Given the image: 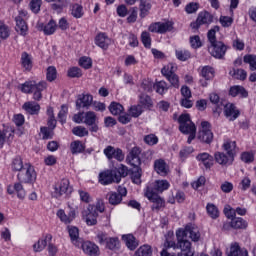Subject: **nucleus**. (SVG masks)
Wrapping results in <instances>:
<instances>
[{
	"mask_svg": "<svg viewBox=\"0 0 256 256\" xmlns=\"http://www.w3.org/2000/svg\"><path fill=\"white\" fill-rule=\"evenodd\" d=\"M25 169V164H23V159L21 157H16L12 161V171H18L21 173Z\"/></svg>",
	"mask_w": 256,
	"mask_h": 256,
	"instance_id": "nucleus-48",
	"label": "nucleus"
},
{
	"mask_svg": "<svg viewBox=\"0 0 256 256\" xmlns=\"http://www.w3.org/2000/svg\"><path fill=\"white\" fill-rule=\"evenodd\" d=\"M11 138H13V131L8 129L0 130V149H3L6 139Z\"/></svg>",
	"mask_w": 256,
	"mask_h": 256,
	"instance_id": "nucleus-44",
	"label": "nucleus"
},
{
	"mask_svg": "<svg viewBox=\"0 0 256 256\" xmlns=\"http://www.w3.org/2000/svg\"><path fill=\"white\" fill-rule=\"evenodd\" d=\"M22 109H24V111L29 115H39L41 106L37 102L29 101L23 104Z\"/></svg>",
	"mask_w": 256,
	"mask_h": 256,
	"instance_id": "nucleus-27",
	"label": "nucleus"
},
{
	"mask_svg": "<svg viewBox=\"0 0 256 256\" xmlns=\"http://www.w3.org/2000/svg\"><path fill=\"white\" fill-rule=\"evenodd\" d=\"M152 187L153 191L159 195V193H163V191H167L171 184L167 180H156L153 185L147 186Z\"/></svg>",
	"mask_w": 256,
	"mask_h": 256,
	"instance_id": "nucleus-26",
	"label": "nucleus"
},
{
	"mask_svg": "<svg viewBox=\"0 0 256 256\" xmlns=\"http://www.w3.org/2000/svg\"><path fill=\"white\" fill-rule=\"evenodd\" d=\"M201 77L206 79V81H211L215 77V70L211 66H204L201 69Z\"/></svg>",
	"mask_w": 256,
	"mask_h": 256,
	"instance_id": "nucleus-37",
	"label": "nucleus"
},
{
	"mask_svg": "<svg viewBox=\"0 0 256 256\" xmlns=\"http://www.w3.org/2000/svg\"><path fill=\"white\" fill-rule=\"evenodd\" d=\"M222 149H224V151H226L228 155H231L233 158H235V155L237 153L235 151V149H237V142L232 140H226L222 145Z\"/></svg>",
	"mask_w": 256,
	"mask_h": 256,
	"instance_id": "nucleus-31",
	"label": "nucleus"
},
{
	"mask_svg": "<svg viewBox=\"0 0 256 256\" xmlns=\"http://www.w3.org/2000/svg\"><path fill=\"white\" fill-rule=\"evenodd\" d=\"M129 113L131 115V117H139L141 116V114L143 113V108L138 105V106H131V108L129 109Z\"/></svg>",
	"mask_w": 256,
	"mask_h": 256,
	"instance_id": "nucleus-64",
	"label": "nucleus"
},
{
	"mask_svg": "<svg viewBox=\"0 0 256 256\" xmlns=\"http://www.w3.org/2000/svg\"><path fill=\"white\" fill-rule=\"evenodd\" d=\"M211 23H213V15L207 11H204L198 14L196 21L192 22L190 27L192 29H199L201 25H209Z\"/></svg>",
	"mask_w": 256,
	"mask_h": 256,
	"instance_id": "nucleus-11",
	"label": "nucleus"
},
{
	"mask_svg": "<svg viewBox=\"0 0 256 256\" xmlns=\"http://www.w3.org/2000/svg\"><path fill=\"white\" fill-rule=\"evenodd\" d=\"M93 105V95L81 94L76 100V109H89Z\"/></svg>",
	"mask_w": 256,
	"mask_h": 256,
	"instance_id": "nucleus-15",
	"label": "nucleus"
},
{
	"mask_svg": "<svg viewBox=\"0 0 256 256\" xmlns=\"http://www.w3.org/2000/svg\"><path fill=\"white\" fill-rule=\"evenodd\" d=\"M206 211H207L209 217H211V219H218V217H219V208H217L215 206V204L208 203L206 205Z\"/></svg>",
	"mask_w": 256,
	"mask_h": 256,
	"instance_id": "nucleus-42",
	"label": "nucleus"
},
{
	"mask_svg": "<svg viewBox=\"0 0 256 256\" xmlns=\"http://www.w3.org/2000/svg\"><path fill=\"white\" fill-rule=\"evenodd\" d=\"M227 45L222 41L214 42L208 46V51L215 59H223L227 53Z\"/></svg>",
	"mask_w": 256,
	"mask_h": 256,
	"instance_id": "nucleus-7",
	"label": "nucleus"
},
{
	"mask_svg": "<svg viewBox=\"0 0 256 256\" xmlns=\"http://www.w3.org/2000/svg\"><path fill=\"white\" fill-rule=\"evenodd\" d=\"M58 219L65 225H69L75 219V210H71L68 215L65 214V210L60 209L56 213Z\"/></svg>",
	"mask_w": 256,
	"mask_h": 256,
	"instance_id": "nucleus-28",
	"label": "nucleus"
},
{
	"mask_svg": "<svg viewBox=\"0 0 256 256\" xmlns=\"http://www.w3.org/2000/svg\"><path fill=\"white\" fill-rule=\"evenodd\" d=\"M179 130L184 135H189L187 143L191 145L193 139H195V135L197 133V128L195 124L191 121V116L189 114H181L178 118Z\"/></svg>",
	"mask_w": 256,
	"mask_h": 256,
	"instance_id": "nucleus-2",
	"label": "nucleus"
},
{
	"mask_svg": "<svg viewBox=\"0 0 256 256\" xmlns=\"http://www.w3.org/2000/svg\"><path fill=\"white\" fill-rule=\"evenodd\" d=\"M21 65L26 71H31L33 69V60H31V55L27 52L21 54Z\"/></svg>",
	"mask_w": 256,
	"mask_h": 256,
	"instance_id": "nucleus-33",
	"label": "nucleus"
},
{
	"mask_svg": "<svg viewBox=\"0 0 256 256\" xmlns=\"http://www.w3.org/2000/svg\"><path fill=\"white\" fill-rule=\"evenodd\" d=\"M230 225L232 229H245L248 226V223L245 221V219L238 217L232 219Z\"/></svg>",
	"mask_w": 256,
	"mask_h": 256,
	"instance_id": "nucleus-38",
	"label": "nucleus"
},
{
	"mask_svg": "<svg viewBox=\"0 0 256 256\" xmlns=\"http://www.w3.org/2000/svg\"><path fill=\"white\" fill-rule=\"evenodd\" d=\"M176 59L178 61H187L188 59H191V52L189 50L184 48H178L175 50Z\"/></svg>",
	"mask_w": 256,
	"mask_h": 256,
	"instance_id": "nucleus-36",
	"label": "nucleus"
},
{
	"mask_svg": "<svg viewBox=\"0 0 256 256\" xmlns=\"http://www.w3.org/2000/svg\"><path fill=\"white\" fill-rule=\"evenodd\" d=\"M15 21H16L17 33H20L23 37H25V35H27V31H29V28L27 27V23L21 17H16Z\"/></svg>",
	"mask_w": 256,
	"mask_h": 256,
	"instance_id": "nucleus-32",
	"label": "nucleus"
},
{
	"mask_svg": "<svg viewBox=\"0 0 256 256\" xmlns=\"http://www.w3.org/2000/svg\"><path fill=\"white\" fill-rule=\"evenodd\" d=\"M68 233L72 243H74V245H77V241H79V228L75 226H69Z\"/></svg>",
	"mask_w": 256,
	"mask_h": 256,
	"instance_id": "nucleus-46",
	"label": "nucleus"
},
{
	"mask_svg": "<svg viewBox=\"0 0 256 256\" xmlns=\"http://www.w3.org/2000/svg\"><path fill=\"white\" fill-rule=\"evenodd\" d=\"M82 251L86 255L97 256L99 255V246L91 241H86L82 243Z\"/></svg>",
	"mask_w": 256,
	"mask_h": 256,
	"instance_id": "nucleus-21",
	"label": "nucleus"
},
{
	"mask_svg": "<svg viewBox=\"0 0 256 256\" xmlns=\"http://www.w3.org/2000/svg\"><path fill=\"white\" fill-rule=\"evenodd\" d=\"M148 31H150V33H158L160 35H165V33L173 31V22L165 21L151 23L148 27Z\"/></svg>",
	"mask_w": 256,
	"mask_h": 256,
	"instance_id": "nucleus-8",
	"label": "nucleus"
},
{
	"mask_svg": "<svg viewBox=\"0 0 256 256\" xmlns=\"http://www.w3.org/2000/svg\"><path fill=\"white\" fill-rule=\"evenodd\" d=\"M244 63L250 65V71H256V55L248 54L244 56Z\"/></svg>",
	"mask_w": 256,
	"mask_h": 256,
	"instance_id": "nucleus-53",
	"label": "nucleus"
},
{
	"mask_svg": "<svg viewBox=\"0 0 256 256\" xmlns=\"http://www.w3.org/2000/svg\"><path fill=\"white\" fill-rule=\"evenodd\" d=\"M121 176L117 175V172L106 170L99 174V183L101 185H111V183H120Z\"/></svg>",
	"mask_w": 256,
	"mask_h": 256,
	"instance_id": "nucleus-9",
	"label": "nucleus"
},
{
	"mask_svg": "<svg viewBox=\"0 0 256 256\" xmlns=\"http://www.w3.org/2000/svg\"><path fill=\"white\" fill-rule=\"evenodd\" d=\"M38 31H43L44 35H53L57 31V23L54 20H50L46 25L40 23L37 25Z\"/></svg>",
	"mask_w": 256,
	"mask_h": 256,
	"instance_id": "nucleus-20",
	"label": "nucleus"
},
{
	"mask_svg": "<svg viewBox=\"0 0 256 256\" xmlns=\"http://www.w3.org/2000/svg\"><path fill=\"white\" fill-rule=\"evenodd\" d=\"M42 0H31L30 1V10L32 13H39L41 11Z\"/></svg>",
	"mask_w": 256,
	"mask_h": 256,
	"instance_id": "nucleus-63",
	"label": "nucleus"
},
{
	"mask_svg": "<svg viewBox=\"0 0 256 256\" xmlns=\"http://www.w3.org/2000/svg\"><path fill=\"white\" fill-rule=\"evenodd\" d=\"M177 237V249H180L181 252L178 253V256H193V250L191 249V242L187 240L185 237V231L177 230L176 231Z\"/></svg>",
	"mask_w": 256,
	"mask_h": 256,
	"instance_id": "nucleus-4",
	"label": "nucleus"
},
{
	"mask_svg": "<svg viewBox=\"0 0 256 256\" xmlns=\"http://www.w3.org/2000/svg\"><path fill=\"white\" fill-rule=\"evenodd\" d=\"M95 45L97 47H100V49H104V51H107L109 49V45H111V38L107 36L105 33H99L95 37Z\"/></svg>",
	"mask_w": 256,
	"mask_h": 256,
	"instance_id": "nucleus-18",
	"label": "nucleus"
},
{
	"mask_svg": "<svg viewBox=\"0 0 256 256\" xmlns=\"http://www.w3.org/2000/svg\"><path fill=\"white\" fill-rule=\"evenodd\" d=\"M82 217L86 222V225L93 226L97 225V217H99V213L95 211L93 205H89L86 210L82 212Z\"/></svg>",
	"mask_w": 256,
	"mask_h": 256,
	"instance_id": "nucleus-13",
	"label": "nucleus"
},
{
	"mask_svg": "<svg viewBox=\"0 0 256 256\" xmlns=\"http://www.w3.org/2000/svg\"><path fill=\"white\" fill-rule=\"evenodd\" d=\"M131 180L135 185H141V168L134 167V170L131 173Z\"/></svg>",
	"mask_w": 256,
	"mask_h": 256,
	"instance_id": "nucleus-50",
	"label": "nucleus"
},
{
	"mask_svg": "<svg viewBox=\"0 0 256 256\" xmlns=\"http://www.w3.org/2000/svg\"><path fill=\"white\" fill-rule=\"evenodd\" d=\"M196 159L199 163L203 164L205 169H211V167H213V156L207 152L198 154Z\"/></svg>",
	"mask_w": 256,
	"mask_h": 256,
	"instance_id": "nucleus-25",
	"label": "nucleus"
},
{
	"mask_svg": "<svg viewBox=\"0 0 256 256\" xmlns=\"http://www.w3.org/2000/svg\"><path fill=\"white\" fill-rule=\"evenodd\" d=\"M47 81H55L57 79V69L54 66H49L46 72Z\"/></svg>",
	"mask_w": 256,
	"mask_h": 256,
	"instance_id": "nucleus-59",
	"label": "nucleus"
},
{
	"mask_svg": "<svg viewBox=\"0 0 256 256\" xmlns=\"http://www.w3.org/2000/svg\"><path fill=\"white\" fill-rule=\"evenodd\" d=\"M141 42L146 49H151V34L147 31L141 33Z\"/></svg>",
	"mask_w": 256,
	"mask_h": 256,
	"instance_id": "nucleus-56",
	"label": "nucleus"
},
{
	"mask_svg": "<svg viewBox=\"0 0 256 256\" xmlns=\"http://www.w3.org/2000/svg\"><path fill=\"white\" fill-rule=\"evenodd\" d=\"M73 135H76V137H87L89 135V130L83 126H76L72 129Z\"/></svg>",
	"mask_w": 256,
	"mask_h": 256,
	"instance_id": "nucleus-55",
	"label": "nucleus"
},
{
	"mask_svg": "<svg viewBox=\"0 0 256 256\" xmlns=\"http://www.w3.org/2000/svg\"><path fill=\"white\" fill-rule=\"evenodd\" d=\"M71 193H73V187L69 185L68 179H62L53 185L52 197L55 199H59L63 195H71Z\"/></svg>",
	"mask_w": 256,
	"mask_h": 256,
	"instance_id": "nucleus-6",
	"label": "nucleus"
},
{
	"mask_svg": "<svg viewBox=\"0 0 256 256\" xmlns=\"http://www.w3.org/2000/svg\"><path fill=\"white\" fill-rule=\"evenodd\" d=\"M198 139L207 144L213 141V132L211 131V124L209 122L204 121L201 123Z\"/></svg>",
	"mask_w": 256,
	"mask_h": 256,
	"instance_id": "nucleus-10",
	"label": "nucleus"
},
{
	"mask_svg": "<svg viewBox=\"0 0 256 256\" xmlns=\"http://www.w3.org/2000/svg\"><path fill=\"white\" fill-rule=\"evenodd\" d=\"M154 89L159 95H165V93L169 91V86L167 85V82L162 80L154 83Z\"/></svg>",
	"mask_w": 256,
	"mask_h": 256,
	"instance_id": "nucleus-39",
	"label": "nucleus"
},
{
	"mask_svg": "<svg viewBox=\"0 0 256 256\" xmlns=\"http://www.w3.org/2000/svg\"><path fill=\"white\" fill-rule=\"evenodd\" d=\"M67 113H69V108L67 107V105H62L58 113V119L60 123H62V125L63 123L67 122Z\"/></svg>",
	"mask_w": 256,
	"mask_h": 256,
	"instance_id": "nucleus-57",
	"label": "nucleus"
},
{
	"mask_svg": "<svg viewBox=\"0 0 256 256\" xmlns=\"http://www.w3.org/2000/svg\"><path fill=\"white\" fill-rule=\"evenodd\" d=\"M124 110L123 105L117 102H112L109 106V111L112 115H121Z\"/></svg>",
	"mask_w": 256,
	"mask_h": 256,
	"instance_id": "nucleus-49",
	"label": "nucleus"
},
{
	"mask_svg": "<svg viewBox=\"0 0 256 256\" xmlns=\"http://www.w3.org/2000/svg\"><path fill=\"white\" fill-rule=\"evenodd\" d=\"M175 71H177V67H175V64L169 63L168 65L162 68L161 73L164 77L167 78L171 75H175Z\"/></svg>",
	"mask_w": 256,
	"mask_h": 256,
	"instance_id": "nucleus-45",
	"label": "nucleus"
},
{
	"mask_svg": "<svg viewBox=\"0 0 256 256\" xmlns=\"http://www.w3.org/2000/svg\"><path fill=\"white\" fill-rule=\"evenodd\" d=\"M217 32H219V26H214L212 29L208 31L207 37L210 45H213V43H218L217 41Z\"/></svg>",
	"mask_w": 256,
	"mask_h": 256,
	"instance_id": "nucleus-51",
	"label": "nucleus"
},
{
	"mask_svg": "<svg viewBox=\"0 0 256 256\" xmlns=\"http://www.w3.org/2000/svg\"><path fill=\"white\" fill-rule=\"evenodd\" d=\"M230 75H232L234 79H239L240 81H245L247 79V71L243 69H233L230 71Z\"/></svg>",
	"mask_w": 256,
	"mask_h": 256,
	"instance_id": "nucleus-47",
	"label": "nucleus"
},
{
	"mask_svg": "<svg viewBox=\"0 0 256 256\" xmlns=\"http://www.w3.org/2000/svg\"><path fill=\"white\" fill-rule=\"evenodd\" d=\"M71 15L75 17V19H81V17H83V6L74 4L71 9Z\"/></svg>",
	"mask_w": 256,
	"mask_h": 256,
	"instance_id": "nucleus-54",
	"label": "nucleus"
},
{
	"mask_svg": "<svg viewBox=\"0 0 256 256\" xmlns=\"http://www.w3.org/2000/svg\"><path fill=\"white\" fill-rule=\"evenodd\" d=\"M7 193L9 195H13L14 193H16L18 199H25V196L27 195L25 188H23V183H21L20 181L14 183V185H9L7 188Z\"/></svg>",
	"mask_w": 256,
	"mask_h": 256,
	"instance_id": "nucleus-17",
	"label": "nucleus"
},
{
	"mask_svg": "<svg viewBox=\"0 0 256 256\" xmlns=\"http://www.w3.org/2000/svg\"><path fill=\"white\" fill-rule=\"evenodd\" d=\"M153 7V4L151 3V0H140L139 3V17L140 19H145L151 13V9Z\"/></svg>",
	"mask_w": 256,
	"mask_h": 256,
	"instance_id": "nucleus-22",
	"label": "nucleus"
},
{
	"mask_svg": "<svg viewBox=\"0 0 256 256\" xmlns=\"http://www.w3.org/2000/svg\"><path fill=\"white\" fill-rule=\"evenodd\" d=\"M154 171H156L158 175L165 177L167 173H169V166L167 165V162H165V160L157 159L154 161Z\"/></svg>",
	"mask_w": 256,
	"mask_h": 256,
	"instance_id": "nucleus-23",
	"label": "nucleus"
},
{
	"mask_svg": "<svg viewBox=\"0 0 256 256\" xmlns=\"http://www.w3.org/2000/svg\"><path fill=\"white\" fill-rule=\"evenodd\" d=\"M70 151L72 155H79V153L85 151V145L81 141L75 140L70 144Z\"/></svg>",
	"mask_w": 256,
	"mask_h": 256,
	"instance_id": "nucleus-34",
	"label": "nucleus"
},
{
	"mask_svg": "<svg viewBox=\"0 0 256 256\" xmlns=\"http://www.w3.org/2000/svg\"><path fill=\"white\" fill-rule=\"evenodd\" d=\"M122 239L125 242L126 247L130 249V251H135L137 247H139V243L136 242L135 236H133L132 234L123 235Z\"/></svg>",
	"mask_w": 256,
	"mask_h": 256,
	"instance_id": "nucleus-30",
	"label": "nucleus"
},
{
	"mask_svg": "<svg viewBox=\"0 0 256 256\" xmlns=\"http://www.w3.org/2000/svg\"><path fill=\"white\" fill-rule=\"evenodd\" d=\"M178 231H184L185 237L189 235L192 241H199L201 239V234L199 233V227L195 224H188L185 229H179Z\"/></svg>",
	"mask_w": 256,
	"mask_h": 256,
	"instance_id": "nucleus-16",
	"label": "nucleus"
},
{
	"mask_svg": "<svg viewBox=\"0 0 256 256\" xmlns=\"http://www.w3.org/2000/svg\"><path fill=\"white\" fill-rule=\"evenodd\" d=\"M210 102L212 105H215V109L213 110L214 115H221V112L223 111V102H221V98L219 97V94L217 93H211L209 95Z\"/></svg>",
	"mask_w": 256,
	"mask_h": 256,
	"instance_id": "nucleus-19",
	"label": "nucleus"
},
{
	"mask_svg": "<svg viewBox=\"0 0 256 256\" xmlns=\"http://www.w3.org/2000/svg\"><path fill=\"white\" fill-rule=\"evenodd\" d=\"M9 35H11V31L9 30V26L4 23H0V37L1 39H8Z\"/></svg>",
	"mask_w": 256,
	"mask_h": 256,
	"instance_id": "nucleus-62",
	"label": "nucleus"
},
{
	"mask_svg": "<svg viewBox=\"0 0 256 256\" xmlns=\"http://www.w3.org/2000/svg\"><path fill=\"white\" fill-rule=\"evenodd\" d=\"M136 256H152L153 255V249L150 245H143L140 246L139 249L135 252Z\"/></svg>",
	"mask_w": 256,
	"mask_h": 256,
	"instance_id": "nucleus-40",
	"label": "nucleus"
},
{
	"mask_svg": "<svg viewBox=\"0 0 256 256\" xmlns=\"http://www.w3.org/2000/svg\"><path fill=\"white\" fill-rule=\"evenodd\" d=\"M106 247L111 251H115V249H119V238H109L106 241Z\"/></svg>",
	"mask_w": 256,
	"mask_h": 256,
	"instance_id": "nucleus-61",
	"label": "nucleus"
},
{
	"mask_svg": "<svg viewBox=\"0 0 256 256\" xmlns=\"http://www.w3.org/2000/svg\"><path fill=\"white\" fill-rule=\"evenodd\" d=\"M17 179L20 183L33 185L37 181V172L30 163L24 164V168L17 174Z\"/></svg>",
	"mask_w": 256,
	"mask_h": 256,
	"instance_id": "nucleus-3",
	"label": "nucleus"
},
{
	"mask_svg": "<svg viewBox=\"0 0 256 256\" xmlns=\"http://www.w3.org/2000/svg\"><path fill=\"white\" fill-rule=\"evenodd\" d=\"M18 89H20L22 93H33L34 101H41V99H43L42 93L47 89V82L41 81L37 83L34 80H29L20 84Z\"/></svg>",
	"mask_w": 256,
	"mask_h": 256,
	"instance_id": "nucleus-1",
	"label": "nucleus"
},
{
	"mask_svg": "<svg viewBox=\"0 0 256 256\" xmlns=\"http://www.w3.org/2000/svg\"><path fill=\"white\" fill-rule=\"evenodd\" d=\"M107 199L110 203V205H119L123 199L121 198V195L117 192H109L107 194Z\"/></svg>",
	"mask_w": 256,
	"mask_h": 256,
	"instance_id": "nucleus-43",
	"label": "nucleus"
},
{
	"mask_svg": "<svg viewBox=\"0 0 256 256\" xmlns=\"http://www.w3.org/2000/svg\"><path fill=\"white\" fill-rule=\"evenodd\" d=\"M79 65L80 67H83V69H91V67H93V60L89 57L83 56L79 59Z\"/></svg>",
	"mask_w": 256,
	"mask_h": 256,
	"instance_id": "nucleus-58",
	"label": "nucleus"
},
{
	"mask_svg": "<svg viewBox=\"0 0 256 256\" xmlns=\"http://www.w3.org/2000/svg\"><path fill=\"white\" fill-rule=\"evenodd\" d=\"M84 123L85 125H95V123H97V114L93 111L85 112Z\"/></svg>",
	"mask_w": 256,
	"mask_h": 256,
	"instance_id": "nucleus-41",
	"label": "nucleus"
},
{
	"mask_svg": "<svg viewBox=\"0 0 256 256\" xmlns=\"http://www.w3.org/2000/svg\"><path fill=\"white\" fill-rule=\"evenodd\" d=\"M214 159L218 165H222L224 167L233 165V161H235V158H233L232 155L227 154V152H215Z\"/></svg>",
	"mask_w": 256,
	"mask_h": 256,
	"instance_id": "nucleus-14",
	"label": "nucleus"
},
{
	"mask_svg": "<svg viewBox=\"0 0 256 256\" xmlns=\"http://www.w3.org/2000/svg\"><path fill=\"white\" fill-rule=\"evenodd\" d=\"M51 239H53V236L51 234H46L44 238L39 239L37 243L33 245L35 253H40V251H43V249L47 247L48 241H51Z\"/></svg>",
	"mask_w": 256,
	"mask_h": 256,
	"instance_id": "nucleus-29",
	"label": "nucleus"
},
{
	"mask_svg": "<svg viewBox=\"0 0 256 256\" xmlns=\"http://www.w3.org/2000/svg\"><path fill=\"white\" fill-rule=\"evenodd\" d=\"M83 76V72L80 70L79 67H72L68 69V77H71L72 79H79V77Z\"/></svg>",
	"mask_w": 256,
	"mask_h": 256,
	"instance_id": "nucleus-60",
	"label": "nucleus"
},
{
	"mask_svg": "<svg viewBox=\"0 0 256 256\" xmlns=\"http://www.w3.org/2000/svg\"><path fill=\"white\" fill-rule=\"evenodd\" d=\"M144 196L152 203V211H159V209H163V207H165V200L161 198L157 192H154L152 187H146L144 190Z\"/></svg>",
	"mask_w": 256,
	"mask_h": 256,
	"instance_id": "nucleus-5",
	"label": "nucleus"
},
{
	"mask_svg": "<svg viewBox=\"0 0 256 256\" xmlns=\"http://www.w3.org/2000/svg\"><path fill=\"white\" fill-rule=\"evenodd\" d=\"M154 83L153 81L149 79H144L141 82L140 89L143 90L145 93H151L154 89Z\"/></svg>",
	"mask_w": 256,
	"mask_h": 256,
	"instance_id": "nucleus-52",
	"label": "nucleus"
},
{
	"mask_svg": "<svg viewBox=\"0 0 256 256\" xmlns=\"http://www.w3.org/2000/svg\"><path fill=\"white\" fill-rule=\"evenodd\" d=\"M229 95L231 97H237V95H240V97H247L249 94L247 93V90L243 88V86H232L229 90Z\"/></svg>",
	"mask_w": 256,
	"mask_h": 256,
	"instance_id": "nucleus-35",
	"label": "nucleus"
},
{
	"mask_svg": "<svg viewBox=\"0 0 256 256\" xmlns=\"http://www.w3.org/2000/svg\"><path fill=\"white\" fill-rule=\"evenodd\" d=\"M126 161L132 167H141V148L133 147L128 153Z\"/></svg>",
	"mask_w": 256,
	"mask_h": 256,
	"instance_id": "nucleus-12",
	"label": "nucleus"
},
{
	"mask_svg": "<svg viewBox=\"0 0 256 256\" xmlns=\"http://www.w3.org/2000/svg\"><path fill=\"white\" fill-rule=\"evenodd\" d=\"M224 115L229 121H235L239 117V110H237L234 104L228 103L224 106Z\"/></svg>",
	"mask_w": 256,
	"mask_h": 256,
	"instance_id": "nucleus-24",
	"label": "nucleus"
}]
</instances>
